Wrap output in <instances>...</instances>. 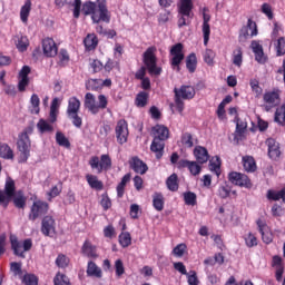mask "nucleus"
Wrapping results in <instances>:
<instances>
[{"label": "nucleus", "instance_id": "7ed1b4c3", "mask_svg": "<svg viewBox=\"0 0 285 285\" xmlns=\"http://www.w3.org/2000/svg\"><path fill=\"white\" fill-rule=\"evenodd\" d=\"M32 135V127H28L21 134L18 135L17 148L20 153V163L26 164L30 158V148L32 144L30 141V136Z\"/></svg>", "mask_w": 285, "mask_h": 285}, {"label": "nucleus", "instance_id": "4468645a", "mask_svg": "<svg viewBox=\"0 0 285 285\" xmlns=\"http://www.w3.org/2000/svg\"><path fill=\"white\" fill-rule=\"evenodd\" d=\"M248 30H252L250 35ZM248 37H257V23L253 22L252 19H248L247 26L243 27L239 31L238 41L245 43L248 40Z\"/></svg>", "mask_w": 285, "mask_h": 285}, {"label": "nucleus", "instance_id": "393cba45", "mask_svg": "<svg viewBox=\"0 0 285 285\" xmlns=\"http://www.w3.org/2000/svg\"><path fill=\"white\" fill-rule=\"evenodd\" d=\"M130 168L136 171L138 175H146L148 173V165L144 163V160L139 159V157H134L130 161Z\"/></svg>", "mask_w": 285, "mask_h": 285}, {"label": "nucleus", "instance_id": "de8ad7c7", "mask_svg": "<svg viewBox=\"0 0 285 285\" xmlns=\"http://www.w3.org/2000/svg\"><path fill=\"white\" fill-rule=\"evenodd\" d=\"M204 61L207 66H214L215 63V51L212 49H206L204 52Z\"/></svg>", "mask_w": 285, "mask_h": 285}, {"label": "nucleus", "instance_id": "ddd939ff", "mask_svg": "<svg viewBox=\"0 0 285 285\" xmlns=\"http://www.w3.org/2000/svg\"><path fill=\"white\" fill-rule=\"evenodd\" d=\"M228 179L235 186H240V188H253V183H250V178L245 174L232 171L228 175Z\"/></svg>", "mask_w": 285, "mask_h": 285}, {"label": "nucleus", "instance_id": "bb28decb", "mask_svg": "<svg viewBox=\"0 0 285 285\" xmlns=\"http://www.w3.org/2000/svg\"><path fill=\"white\" fill-rule=\"evenodd\" d=\"M81 108V101L77 97H71L68 100L67 115H75L79 112Z\"/></svg>", "mask_w": 285, "mask_h": 285}, {"label": "nucleus", "instance_id": "5fc2aeb1", "mask_svg": "<svg viewBox=\"0 0 285 285\" xmlns=\"http://www.w3.org/2000/svg\"><path fill=\"white\" fill-rule=\"evenodd\" d=\"M187 168H188L190 175H194V177H197V175H199V173H202V166H199V164H197V161L189 160V165Z\"/></svg>", "mask_w": 285, "mask_h": 285}, {"label": "nucleus", "instance_id": "58836bf2", "mask_svg": "<svg viewBox=\"0 0 285 285\" xmlns=\"http://www.w3.org/2000/svg\"><path fill=\"white\" fill-rule=\"evenodd\" d=\"M56 141L58 146H62L63 148H70V140L63 135L61 131L56 132Z\"/></svg>", "mask_w": 285, "mask_h": 285}, {"label": "nucleus", "instance_id": "c756f323", "mask_svg": "<svg viewBox=\"0 0 285 285\" xmlns=\"http://www.w3.org/2000/svg\"><path fill=\"white\" fill-rule=\"evenodd\" d=\"M85 48L86 50H95L97 46H99V39L95 33H89L87 37L83 39Z\"/></svg>", "mask_w": 285, "mask_h": 285}, {"label": "nucleus", "instance_id": "dca6fc26", "mask_svg": "<svg viewBox=\"0 0 285 285\" xmlns=\"http://www.w3.org/2000/svg\"><path fill=\"white\" fill-rule=\"evenodd\" d=\"M263 101L266 102L265 110L266 112H271L272 108L279 106V92L277 91H267L263 96Z\"/></svg>", "mask_w": 285, "mask_h": 285}, {"label": "nucleus", "instance_id": "603ef678", "mask_svg": "<svg viewBox=\"0 0 285 285\" xmlns=\"http://www.w3.org/2000/svg\"><path fill=\"white\" fill-rule=\"evenodd\" d=\"M249 86H250L253 92H255L256 97H262V92H264V89H262V88L259 87V80H257V79H252V80L249 81Z\"/></svg>", "mask_w": 285, "mask_h": 285}, {"label": "nucleus", "instance_id": "0eeeda50", "mask_svg": "<svg viewBox=\"0 0 285 285\" xmlns=\"http://www.w3.org/2000/svg\"><path fill=\"white\" fill-rule=\"evenodd\" d=\"M178 28H184V26H190V20L193 19V0H180L178 6Z\"/></svg>", "mask_w": 285, "mask_h": 285}, {"label": "nucleus", "instance_id": "1a4fd4ad", "mask_svg": "<svg viewBox=\"0 0 285 285\" xmlns=\"http://www.w3.org/2000/svg\"><path fill=\"white\" fill-rule=\"evenodd\" d=\"M89 166L92 170H97L98 175H101L104 170H110V168H112V159L106 154L100 156V160L99 157L92 156L89 160Z\"/></svg>", "mask_w": 285, "mask_h": 285}, {"label": "nucleus", "instance_id": "6ab92c4d", "mask_svg": "<svg viewBox=\"0 0 285 285\" xmlns=\"http://www.w3.org/2000/svg\"><path fill=\"white\" fill-rule=\"evenodd\" d=\"M250 48L255 55V61H257V63L264 65L266 61H268V57L264 55V47L259 43V41H252Z\"/></svg>", "mask_w": 285, "mask_h": 285}, {"label": "nucleus", "instance_id": "72a5a7b5", "mask_svg": "<svg viewBox=\"0 0 285 285\" xmlns=\"http://www.w3.org/2000/svg\"><path fill=\"white\" fill-rule=\"evenodd\" d=\"M267 199H271L272 202H279V199H282L283 203L285 204V187L279 191L269 189L267 191Z\"/></svg>", "mask_w": 285, "mask_h": 285}, {"label": "nucleus", "instance_id": "7c9ffc66", "mask_svg": "<svg viewBox=\"0 0 285 285\" xmlns=\"http://www.w3.org/2000/svg\"><path fill=\"white\" fill-rule=\"evenodd\" d=\"M243 166L246 173H255V170H257V164L255 163V158H253V156L243 157Z\"/></svg>", "mask_w": 285, "mask_h": 285}, {"label": "nucleus", "instance_id": "f704fd0d", "mask_svg": "<svg viewBox=\"0 0 285 285\" xmlns=\"http://www.w3.org/2000/svg\"><path fill=\"white\" fill-rule=\"evenodd\" d=\"M12 199L16 208H21V209L26 208L27 198L23 195V191H18L16 195L13 194Z\"/></svg>", "mask_w": 285, "mask_h": 285}, {"label": "nucleus", "instance_id": "3c124183", "mask_svg": "<svg viewBox=\"0 0 285 285\" xmlns=\"http://www.w3.org/2000/svg\"><path fill=\"white\" fill-rule=\"evenodd\" d=\"M61 183H59V186H53L50 191L47 193L48 195V200L52 202V199H55V197H59V195H61Z\"/></svg>", "mask_w": 285, "mask_h": 285}, {"label": "nucleus", "instance_id": "39448f33", "mask_svg": "<svg viewBox=\"0 0 285 285\" xmlns=\"http://www.w3.org/2000/svg\"><path fill=\"white\" fill-rule=\"evenodd\" d=\"M174 94L176 108L181 115L185 108L183 99H194L196 95L195 87L183 85L180 88H175Z\"/></svg>", "mask_w": 285, "mask_h": 285}, {"label": "nucleus", "instance_id": "f8f14e48", "mask_svg": "<svg viewBox=\"0 0 285 285\" xmlns=\"http://www.w3.org/2000/svg\"><path fill=\"white\" fill-rule=\"evenodd\" d=\"M50 206L43 200H36L30 209L29 219L35 222L39 217H43L49 210Z\"/></svg>", "mask_w": 285, "mask_h": 285}, {"label": "nucleus", "instance_id": "423d86ee", "mask_svg": "<svg viewBox=\"0 0 285 285\" xmlns=\"http://www.w3.org/2000/svg\"><path fill=\"white\" fill-rule=\"evenodd\" d=\"M10 244L13 255H16V257H20L21 259H26V253L32 249V239L27 238L21 242L17 235L12 234L10 235Z\"/></svg>", "mask_w": 285, "mask_h": 285}, {"label": "nucleus", "instance_id": "b1692460", "mask_svg": "<svg viewBox=\"0 0 285 285\" xmlns=\"http://www.w3.org/2000/svg\"><path fill=\"white\" fill-rule=\"evenodd\" d=\"M81 253L85 257H88L89 259H97L99 257V254H97V246L92 245L90 240H85Z\"/></svg>", "mask_w": 285, "mask_h": 285}, {"label": "nucleus", "instance_id": "2f4dec72", "mask_svg": "<svg viewBox=\"0 0 285 285\" xmlns=\"http://www.w3.org/2000/svg\"><path fill=\"white\" fill-rule=\"evenodd\" d=\"M149 97L150 95H148L146 91L138 92L135 99V105L137 108H146V106H148Z\"/></svg>", "mask_w": 285, "mask_h": 285}, {"label": "nucleus", "instance_id": "c9c22d12", "mask_svg": "<svg viewBox=\"0 0 285 285\" xmlns=\"http://www.w3.org/2000/svg\"><path fill=\"white\" fill-rule=\"evenodd\" d=\"M186 68L188 72H195L197 70V56L195 53H190L186 58Z\"/></svg>", "mask_w": 285, "mask_h": 285}, {"label": "nucleus", "instance_id": "49530a36", "mask_svg": "<svg viewBox=\"0 0 285 285\" xmlns=\"http://www.w3.org/2000/svg\"><path fill=\"white\" fill-rule=\"evenodd\" d=\"M68 264H70V258L63 254H59L56 258V266H58V268H68Z\"/></svg>", "mask_w": 285, "mask_h": 285}, {"label": "nucleus", "instance_id": "774afa93", "mask_svg": "<svg viewBox=\"0 0 285 285\" xmlns=\"http://www.w3.org/2000/svg\"><path fill=\"white\" fill-rule=\"evenodd\" d=\"M218 195L222 199H226L227 197L230 196V187L228 186H220L218 188Z\"/></svg>", "mask_w": 285, "mask_h": 285}, {"label": "nucleus", "instance_id": "412c9836", "mask_svg": "<svg viewBox=\"0 0 285 285\" xmlns=\"http://www.w3.org/2000/svg\"><path fill=\"white\" fill-rule=\"evenodd\" d=\"M267 148H268V157L269 159H274V161H277V158L281 157L282 151L279 150V142L273 138H268L265 141Z\"/></svg>", "mask_w": 285, "mask_h": 285}, {"label": "nucleus", "instance_id": "473e14b6", "mask_svg": "<svg viewBox=\"0 0 285 285\" xmlns=\"http://www.w3.org/2000/svg\"><path fill=\"white\" fill-rule=\"evenodd\" d=\"M177 181H178L177 174H171L166 180V186L168 190H171V193H177V190H179V183Z\"/></svg>", "mask_w": 285, "mask_h": 285}, {"label": "nucleus", "instance_id": "5701e85b", "mask_svg": "<svg viewBox=\"0 0 285 285\" xmlns=\"http://www.w3.org/2000/svg\"><path fill=\"white\" fill-rule=\"evenodd\" d=\"M272 266L273 268H275V278L276 282H282V277H284V263L282 259V256H273L272 259Z\"/></svg>", "mask_w": 285, "mask_h": 285}, {"label": "nucleus", "instance_id": "a211bd4d", "mask_svg": "<svg viewBox=\"0 0 285 285\" xmlns=\"http://www.w3.org/2000/svg\"><path fill=\"white\" fill-rule=\"evenodd\" d=\"M116 137L118 144L120 145H124L126 141H128V122H126V120H119L117 122Z\"/></svg>", "mask_w": 285, "mask_h": 285}, {"label": "nucleus", "instance_id": "8fccbe9b", "mask_svg": "<svg viewBox=\"0 0 285 285\" xmlns=\"http://www.w3.org/2000/svg\"><path fill=\"white\" fill-rule=\"evenodd\" d=\"M67 116H68V119L72 121V125L76 128H81V126H83V120L80 118L79 112L68 114Z\"/></svg>", "mask_w": 285, "mask_h": 285}, {"label": "nucleus", "instance_id": "6e6d98bb", "mask_svg": "<svg viewBox=\"0 0 285 285\" xmlns=\"http://www.w3.org/2000/svg\"><path fill=\"white\" fill-rule=\"evenodd\" d=\"M22 283L24 285H38L39 279L37 278V276H35V274H26L22 278Z\"/></svg>", "mask_w": 285, "mask_h": 285}, {"label": "nucleus", "instance_id": "4d7b16f0", "mask_svg": "<svg viewBox=\"0 0 285 285\" xmlns=\"http://www.w3.org/2000/svg\"><path fill=\"white\" fill-rule=\"evenodd\" d=\"M55 285H70V281L68 279L67 275L63 274H57L53 278Z\"/></svg>", "mask_w": 285, "mask_h": 285}, {"label": "nucleus", "instance_id": "0e129e2a", "mask_svg": "<svg viewBox=\"0 0 285 285\" xmlns=\"http://www.w3.org/2000/svg\"><path fill=\"white\" fill-rule=\"evenodd\" d=\"M115 268L117 277H121V275L126 273V269L124 268V262L121 259H117L115 262Z\"/></svg>", "mask_w": 285, "mask_h": 285}, {"label": "nucleus", "instance_id": "13d9d810", "mask_svg": "<svg viewBox=\"0 0 285 285\" xmlns=\"http://www.w3.org/2000/svg\"><path fill=\"white\" fill-rule=\"evenodd\" d=\"M220 167H222V160L219 159L218 156H216L209 161V168L210 170H215L216 175H219Z\"/></svg>", "mask_w": 285, "mask_h": 285}, {"label": "nucleus", "instance_id": "aec40b11", "mask_svg": "<svg viewBox=\"0 0 285 285\" xmlns=\"http://www.w3.org/2000/svg\"><path fill=\"white\" fill-rule=\"evenodd\" d=\"M208 8L203 9V35H204V46H208L210 41V14L207 13Z\"/></svg>", "mask_w": 285, "mask_h": 285}, {"label": "nucleus", "instance_id": "e2e57ef3", "mask_svg": "<svg viewBox=\"0 0 285 285\" xmlns=\"http://www.w3.org/2000/svg\"><path fill=\"white\" fill-rule=\"evenodd\" d=\"M184 253H186V244L181 243L178 244L174 249H173V254L176 257H184Z\"/></svg>", "mask_w": 285, "mask_h": 285}, {"label": "nucleus", "instance_id": "a19ab883", "mask_svg": "<svg viewBox=\"0 0 285 285\" xmlns=\"http://www.w3.org/2000/svg\"><path fill=\"white\" fill-rule=\"evenodd\" d=\"M31 6H32V3L30 1H27L20 10V19L23 23H26L28 21V17H30Z\"/></svg>", "mask_w": 285, "mask_h": 285}, {"label": "nucleus", "instance_id": "052dcab7", "mask_svg": "<svg viewBox=\"0 0 285 285\" xmlns=\"http://www.w3.org/2000/svg\"><path fill=\"white\" fill-rule=\"evenodd\" d=\"M101 86V79H91L86 82L87 90H98Z\"/></svg>", "mask_w": 285, "mask_h": 285}, {"label": "nucleus", "instance_id": "9b49d317", "mask_svg": "<svg viewBox=\"0 0 285 285\" xmlns=\"http://www.w3.org/2000/svg\"><path fill=\"white\" fill-rule=\"evenodd\" d=\"M169 52L173 57L170 60L171 67L174 68V70H177V72H180L181 67L179 66L181 61L185 59L184 45L181 42L174 45Z\"/></svg>", "mask_w": 285, "mask_h": 285}, {"label": "nucleus", "instance_id": "a878e982", "mask_svg": "<svg viewBox=\"0 0 285 285\" xmlns=\"http://www.w3.org/2000/svg\"><path fill=\"white\" fill-rule=\"evenodd\" d=\"M194 156L198 164H206L210 156L208 155V149L203 146H196L194 149Z\"/></svg>", "mask_w": 285, "mask_h": 285}, {"label": "nucleus", "instance_id": "37998d69", "mask_svg": "<svg viewBox=\"0 0 285 285\" xmlns=\"http://www.w3.org/2000/svg\"><path fill=\"white\" fill-rule=\"evenodd\" d=\"M180 144L184 146V148H193V146H195V142L193 141V135H190V132L183 134Z\"/></svg>", "mask_w": 285, "mask_h": 285}, {"label": "nucleus", "instance_id": "bf43d9fd", "mask_svg": "<svg viewBox=\"0 0 285 285\" xmlns=\"http://www.w3.org/2000/svg\"><path fill=\"white\" fill-rule=\"evenodd\" d=\"M16 46L20 52H26V50H28V38L23 36L18 38Z\"/></svg>", "mask_w": 285, "mask_h": 285}, {"label": "nucleus", "instance_id": "9d476101", "mask_svg": "<svg viewBox=\"0 0 285 285\" xmlns=\"http://www.w3.org/2000/svg\"><path fill=\"white\" fill-rule=\"evenodd\" d=\"M17 190V187L14 185V180L12 178H7L4 190L0 189V205L4 208H8V204L12 202V197H14V193Z\"/></svg>", "mask_w": 285, "mask_h": 285}, {"label": "nucleus", "instance_id": "79ce46f5", "mask_svg": "<svg viewBox=\"0 0 285 285\" xmlns=\"http://www.w3.org/2000/svg\"><path fill=\"white\" fill-rule=\"evenodd\" d=\"M184 200L187 206H197V194L193 191L184 193Z\"/></svg>", "mask_w": 285, "mask_h": 285}, {"label": "nucleus", "instance_id": "09e8293b", "mask_svg": "<svg viewBox=\"0 0 285 285\" xmlns=\"http://www.w3.org/2000/svg\"><path fill=\"white\" fill-rule=\"evenodd\" d=\"M243 61H244V59H243L242 48H237L234 51L233 63H234V66H237L238 68H242Z\"/></svg>", "mask_w": 285, "mask_h": 285}, {"label": "nucleus", "instance_id": "cd10ccee", "mask_svg": "<svg viewBox=\"0 0 285 285\" xmlns=\"http://www.w3.org/2000/svg\"><path fill=\"white\" fill-rule=\"evenodd\" d=\"M87 275L88 277H97L98 279H101L102 272L101 268L95 264V262L90 261L87 265Z\"/></svg>", "mask_w": 285, "mask_h": 285}, {"label": "nucleus", "instance_id": "864d4df0", "mask_svg": "<svg viewBox=\"0 0 285 285\" xmlns=\"http://www.w3.org/2000/svg\"><path fill=\"white\" fill-rule=\"evenodd\" d=\"M285 55V39L284 37L278 38L276 46V57H284Z\"/></svg>", "mask_w": 285, "mask_h": 285}, {"label": "nucleus", "instance_id": "ea45409f", "mask_svg": "<svg viewBox=\"0 0 285 285\" xmlns=\"http://www.w3.org/2000/svg\"><path fill=\"white\" fill-rule=\"evenodd\" d=\"M119 244L122 248H128L132 244V237H130V233H121L119 235Z\"/></svg>", "mask_w": 285, "mask_h": 285}, {"label": "nucleus", "instance_id": "a18cd8bd", "mask_svg": "<svg viewBox=\"0 0 285 285\" xmlns=\"http://www.w3.org/2000/svg\"><path fill=\"white\" fill-rule=\"evenodd\" d=\"M37 128L38 130H40V132H52V130H55V128L52 127V125H50L48 121L40 119L37 124Z\"/></svg>", "mask_w": 285, "mask_h": 285}, {"label": "nucleus", "instance_id": "69168bd1", "mask_svg": "<svg viewBox=\"0 0 285 285\" xmlns=\"http://www.w3.org/2000/svg\"><path fill=\"white\" fill-rule=\"evenodd\" d=\"M245 244L248 246V248H253V246H257V237L253 235V233H249L247 237H245Z\"/></svg>", "mask_w": 285, "mask_h": 285}, {"label": "nucleus", "instance_id": "f257e3e1", "mask_svg": "<svg viewBox=\"0 0 285 285\" xmlns=\"http://www.w3.org/2000/svg\"><path fill=\"white\" fill-rule=\"evenodd\" d=\"M82 12L88 16L91 14L94 23H110V11L108 10V2L106 0H97L96 2H86L82 7Z\"/></svg>", "mask_w": 285, "mask_h": 285}, {"label": "nucleus", "instance_id": "4be33fe9", "mask_svg": "<svg viewBox=\"0 0 285 285\" xmlns=\"http://www.w3.org/2000/svg\"><path fill=\"white\" fill-rule=\"evenodd\" d=\"M42 50L46 57H57V43L51 38H46L42 40Z\"/></svg>", "mask_w": 285, "mask_h": 285}, {"label": "nucleus", "instance_id": "c03bdc74", "mask_svg": "<svg viewBox=\"0 0 285 285\" xmlns=\"http://www.w3.org/2000/svg\"><path fill=\"white\" fill-rule=\"evenodd\" d=\"M31 104V112L33 115H39V106L41 104V100L39 99V96L37 94H33L30 98Z\"/></svg>", "mask_w": 285, "mask_h": 285}, {"label": "nucleus", "instance_id": "6e6552de", "mask_svg": "<svg viewBox=\"0 0 285 285\" xmlns=\"http://www.w3.org/2000/svg\"><path fill=\"white\" fill-rule=\"evenodd\" d=\"M142 61L149 75L159 77L161 67H157V56H155V47H149L142 55Z\"/></svg>", "mask_w": 285, "mask_h": 285}, {"label": "nucleus", "instance_id": "338daca9", "mask_svg": "<svg viewBox=\"0 0 285 285\" xmlns=\"http://www.w3.org/2000/svg\"><path fill=\"white\" fill-rule=\"evenodd\" d=\"M262 12L263 14H266V17L271 20H273V8L268 3L262 4Z\"/></svg>", "mask_w": 285, "mask_h": 285}, {"label": "nucleus", "instance_id": "680f3d73", "mask_svg": "<svg viewBox=\"0 0 285 285\" xmlns=\"http://www.w3.org/2000/svg\"><path fill=\"white\" fill-rule=\"evenodd\" d=\"M187 282L189 285H199V278H197V272L190 271L187 273Z\"/></svg>", "mask_w": 285, "mask_h": 285}, {"label": "nucleus", "instance_id": "f03ea898", "mask_svg": "<svg viewBox=\"0 0 285 285\" xmlns=\"http://www.w3.org/2000/svg\"><path fill=\"white\" fill-rule=\"evenodd\" d=\"M151 135L154 137L150 150L155 153L156 159L164 157V148H166V140L170 137V130L164 125H156L151 128Z\"/></svg>", "mask_w": 285, "mask_h": 285}, {"label": "nucleus", "instance_id": "f3484780", "mask_svg": "<svg viewBox=\"0 0 285 285\" xmlns=\"http://www.w3.org/2000/svg\"><path fill=\"white\" fill-rule=\"evenodd\" d=\"M256 225L258 228V232L262 235V239L264 244H272L273 243V233L271 232V228L266 224V220L258 218L256 220Z\"/></svg>", "mask_w": 285, "mask_h": 285}, {"label": "nucleus", "instance_id": "4c0bfd02", "mask_svg": "<svg viewBox=\"0 0 285 285\" xmlns=\"http://www.w3.org/2000/svg\"><path fill=\"white\" fill-rule=\"evenodd\" d=\"M153 206L156 210H164V195L155 193L153 196Z\"/></svg>", "mask_w": 285, "mask_h": 285}, {"label": "nucleus", "instance_id": "c85d7f7f", "mask_svg": "<svg viewBox=\"0 0 285 285\" xmlns=\"http://www.w3.org/2000/svg\"><path fill=\"white\" fill-rule=\"evenodd\" d=\"M86 179H87V184L94 190H104V183L99 180L97 176L87 174Z\"/></svg>", "mask_w": 285, "mask_h": 285}, {"label": "nucleus", "instance_id": "20e7f679", "mask_svg": "<svg viewBox=\"0 0 285 285\" xmlns=\"http://www.w3.org/2000/svg\"><path fill=\"white\" fill-rule=\"evenodd\" d=\"M85 108L91 112V115H98L99 110H106L108 108V98L105 95L98 96L97 98L91 92H87L85 96Z\"/></svg>", "mask_w": 285, "mask_h": 285}, {"label": "nucleus", "instance_id": "2eb2a0df", "mask_svg": "<svg viewBox=\"0 0 285 285\" xmlns=\"http://www.w3.org/2000/svg\"><path fill=\"white\" fill-rule=\"evenodd\" d=\"M41 233L46 237H52L57 233L56 222L52 216H45L41 222Z\"/></svg>", "mask_w": 285, "mask_h": 285}, {"label": "nucleus", "instance_id": "e433bc0d", "mask_svg": "<svg viewBox=\"0 0 285 285\" xmlns=\"http://www.w3.org/2000/svg\"><path fill=\"white\" fill-rule=\"evenodd\" d=\"M274 121L279 126H285V105L276 109Z\"/></svg>", "mask_w": 285, "mask_h": 285}]
</instances>
